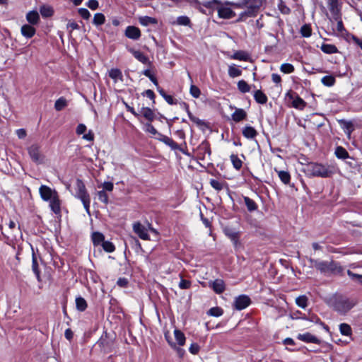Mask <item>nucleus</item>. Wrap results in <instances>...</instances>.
I'll list each match as a JSON object with an SVG mask.
<instances>
[{"mask_svg":"<svg viewBox=\"0 0 362 362\" xmlns=\"http://www.w3.org/2000/svg\"><path fill=\"white\" fill-rule=\"evenodd\" d=\"M263 0H241L238 3L227 2V4L232 5L234 8L246 7L247 9L240 14L238 21H244L248 17L255 16L262 4Z\"/></svg>","mask_w":362,"mask_h":362,"instance_id":"f257e3e1","label":"nucleus"},{"mask_svg":"<svg viewBox=\"0 0 362 362\" xmlns=\"http://www.w3.org/2000/svg\"><path fill=\"white\" fill-rule=\"evenodd\" d=\"M304 172L308 176L321 177H329L334 173L333 167L313 163L308 164L304 168Z\"/></svg>","mask_w":362,"mask_h":362,"instance_id":"f03ea898","label":"nucleus"},{"mask_svg":"<svg viewBox=\"0 0 362 362\" xmlns=\"http://www.w3.org/2000/svg\"><path fill=\"white\" fill-rule=\"evenodd\" d=\"M311 267L323 274L340 272L341 269L337 262L331 261H320L311 257L308 258Z\"/></svg>","mask_w":362,"mask_h":362,"instance_id":"7ed1b4c3","label":"nucleus"},{"mask_svg":"<svg viewBox=\"0 0 362 362\" xmlns=\"http://www.w3.org/2000/svg\"><path fill=\"white\" fill-rule=\"evenodd\" d=\"M355 305L354 300L343 296H336L332 302L333 309L342 315L348 313Z\"/></svg>","mask_w":362,"mask_h":362,"instance_id":"20e7f679","label":"nucleus"},{"mask_svg":"<svg viewBox=\"0 0 362 362\" xmlns=\"http://www.w3.org/2000/svg\"><path fill=\"white\" fill-rule=\"evenodd\" d=\"M76 187H77V192H76V197L81 200L86 212L88 214H90L89 209H90V196H89L88 193L87 192L85 185L83 184V182L81 180H77Z\"/></svg>","mask_w":362,"mask_h":362,"instance_id":"39448f33","label":"nucleus"},{"mask_svg":"<svg viewBox=\"0 0 362 362\" xmlns=\"http://www.w3.org/2000/svg\"><path fill=\"white\" fill-rule=\"evenodd\" d=\"M28 154L32 160L37 164L42 163L45 156L41 153L40 146L37 144L31 145L28 148Z\"/></svg>","mask_w":362,"mask_h":362,"instance_id":"423d86ee","label":"nucleus"},{"mask_svg":"<svg viewBox=\"0 0 362 362\" xmlns=\"http://www.w3.org/2000/svg\"><path fill=\"white\" fill-rule=\"evenodd\" d=\"M41 198L45 201H49L53 199L55 195H58L55 190L52 189L46 185H42L39 189Z\"/></svg>","mask_w":362,"mask_h":362,"instance_id":"0eeeda50","label":"nucleus"},{"mask_svg":"<svg viewBox=\"0 0 362 362\" xmlns=\"http://www.w3.org/2000/svg\"><path fill=\"white\" fill-rule=\"evenodd\" d=\"M250 302V298L247 296L241 295L235 298L233 305L235 309L240 310L246 308Z\"/></svg>","mask_w":362,"mask_h":362,"instance_id":"6e6552de","label":"nucleus"},{"mask_svg":"<svg viewBox=\"0 0 362 362\" xmlns=\"http://www.w3.org/2000/svg\"><path fill=\"white\" fill-rule=\"evenodd\" d=\"M97 344L104 353L110 352L112 349V341L107 338V333L100 337Z\"/></svg>","mask_w":362,"mask_h":362,"instance_id":"1a4fd4ad","label":"nucleus"},{"mask_svg":"<svg viewBox=\"0 0 362 362\" xmlns=\"http://www.w3.org/2000/svg\"><path fill=\"white\" fill-rule=\"evenodd\" d=\"M134 231L143 240H149V235L146 232V228L139 222H136L133 225Z\"/></svg>","mask_w":362,"mask_h":362,"instance_id":"9d476101","label":"nucleus"},{"mask_svg":"<svg viewBox=\"0 0 362 362\" xmlns=\"http://www.w3.org/2000/svg\"><path fill=\"white\" fill-rule=\"evenodd\" d=\"M125 35L128 38L136 40L141 37V31L135 26H128L125 30Z\"/></svg>","mask_w":362,"mask_h":362,"instance_id":"9b49d317","label":"nucleus"},{"mask_svg":"<svg viewBox=\"0 0 362 362\" xmlns=\"http://www.w3.org/2000/svg\"><path fill=\"white\" fill-rule=\"evenodd\" d=\"M218 15L220 18L229 19L234 17L235 13L228 7L221 6L218 8Z\"/></svg>","mask_w":362,"mask_h":362,"instance_id":"f8f14e48","label":"nucleus"},{"mask_svg":"<svg viewBox=\"0 0 362 362\" xmlns=\"http://www.w3.org/2000/svg\"><path fill=\"white\" fill-rule=\"evenodd\" d=\"M225 235L228 237L231 241L233 242L235 245H237L239 240V232L230 228H224Z\"/></svg>","mask_w":362,"mask_h":362,"instance_id":"ddd939ff","label":"nucleus"},{"mask_svg":"<svg viewBox=\"0 0 362 362\" xmlns=\"http://www.w3.org/2000/svg\"><path fill=\"white\" fill-rule=\"evenodd\" d=\"M328 5L333 18L335 21H338L340 18V12L337 5V0L328 1Z\"/></svg>","mask_w":362,"mask_h":362,"instance_id":"4468645a","label":"nucleus"},{"mask_svg":"<svg viewBox=\"0 0 362 362\" xmlns=\"http://www.w3.org/2000/svg\"><path fill=\"white\" fill-rule=\"evenodd\" d=\"M138 113L139 114V116L144 117L149 122L153 121L155 118V115L153 112L151 110V109L148 107H141L139 112Z\"/></svg>","mask_w":362,"mask_h":362,"instance_id":"2eb2a0df","label":"nucleus"},{"mask_svg":"<svg viewBox=\"0 0 362 362\" xmlns=\"http://www.w3.org/2000/svg\"><path fill=\"white\" fill-rule=\"evenodd\" d=\"M298 339L305 342H311L317 344H320V340L308 332L303 334H298Z\"/></svg>","mask_w":362,"mask_h":362,"instance_id":"dca6fc26","label":"nucleus"},{"mask_svg":"<svg viewBox=\"0 0 362 362\" xmlns=\"http://www.w3.org/2000/svg\"><path fill=\"white\" fill-rule=\"evenodd\" d=\"M212 288L216 293H222L226 288L224 281L222 279H216L212 282Z\"/></svg>","mask_w":362,"mask_h":362,"instance_id":"f3484780","label":"nucleus"},{"mask_svg":"<svg viewBox=\"0 0 362 362\" xmlns=\"http://www.w3.org/2000/svg\"><path fill=\"white\" fill-rule=\"evenodd\" d=\"M197 151L199 153L202 155L200 158L204 159L205 153H207L209 156L211 155V150L209 147V144L206 141L202 142L198 147Z\"/></svg>","mask_w":362,"mask_h":362,"instance_id":"a211bd4d","label":"nucleus"},{"mask_svg":"<svg viewBox=\"0 0 362 362\" xmlns=\"http://www.w3.org/2000/svg\"><path fill=\"white\" fill-rule=\"evenodd\" d=\"M21 33L23 36L30 38L35 35V29L30 25L25 24L21 27Z\"/></svg>","mask_w":362,"mask_h":362,"instance_id":"6ab92c4d","label":"nucleus"},{"mask_svg":"<svg viewBox=\"0 0 362 362\" xmlns=\"http://www.w3.org/2000/svg\"><path fill=\"white\" fill-rule=\"evenodd\" d=\"M49 206L52 211L56 214L60 213V201L58 195H55L53 199L49 200Z\"/></svg>","mask_w":362,"mask_h":362,"instance_id":"aec40b11","label":"nucleus"},{"mask_svg":"<svg viewBox=\"0 0 362 362\" xmlns=\"http://www.w3.org/2000/svg\"><path fill=\"white\" fill-rule=\"evenodd\" d=\"M247 113L243 109H236L232 115V119L238 122L246 118Z\"/></svg>","mask_w":362,"mask_h":362,"instance_id":"412c9836","label":"nucleus"},{"mask_svg":"<svg viewBox=\"0 0 362 362\" xmlns=\"http://www.w3.org/2000/svg\"><path fill=\"white\" fill-rule=\"evenodd\" d=\"M243 134L247 139H253L257 135V132L251 126H246L243 129Z\"/></svg>","mask_w":362,"mask_h":362,"instance_id":"4be33fe9","label":"nucleus"},{"mask_svg":"<svg viewBox=\"0 0 362 362\" xmlns=\"http://www.w3.org/2000/svg\"><path fill=\"white\" fill-rule=\"evenodd\" d=\"M26 19L30 24L35 25L38 23L40 16L37 11H32L27 13Z\"/></svg>","mask_w":362,"mask_h":362,"instance_id":"5701e85b","label":"nucleus"},{"mask_svg":"<svg viewBox=\"0 0 362 362\" xmlns=\"http://www.w3.org/2000/svg\"><path fill=\"white\" fill-rule=\"evenodd\" d=\"M254 98L257 103L265 104L267 102V95L260 90H257L254 93Z\"/></svg>","mask_w":362,"mask_h":362,"instance_id":"b1692460","label":"nucleus"},{"mask_svg":"<svg viewBox=\"0 0 362 362\" xmlns=\"http://www.w3.org/2000/svg\"><path fill=\"white\" fill-rule=\"evenodd\" d=\"M130 52L134 55V57L141 63L147 64L148 62V57L145 56L139 50H134L133 49H131Z\"/></svg>","mask_w":362,"mask_h":362,"instance_id":"393cba45","label":"nucleus"},{"mask_svg":"<svg viewBox=\"0 0 362 362\" xmlns=\"http://www.w3.org/2000/svg\"><path fill=\"white\" fill-rule=\"evenodd\" d=\"M160 138L159 139L163 143H165L166 145L169 146L172 149L175 150L178 148V144L172 139L162 134L160 135Z\"/></svg>","mask_w":362,"mask_h":362,"instance_id":"a878e982","label":"nucleus"},{"mask_svg":"<svg viewBox=\"0 0 362 362\" xmlns=\"http://www.w3.org/2000/svg\"><path fill=\"white\" fill-rule=\"evenodd\" d=\"M335 155L338 158H341V159L349 158V153L344 148H343L341 146H337L336 148Z\"/></svg>","mask_w":362,"mask_h":362,"instance_id":"bb28decb","label":"nucleus"},{"mask_svg":"<svg viewBox=\"0 0 362 362\" xmlns=\"http://www.w3.org/2000/svg\"><path fill=\"white\" fill-rule=\"evenodd\" d=\"M231 58L233 59L247 61L249 59V54L244 51H237L231 56Z\"/></svg>","mask_w":362,"mask_h":362,"instance_id":"cd10ccee","label":"nucleus"},{"mask_svg":"<svg viewBox=\"0 0 362 362\" xmlns=\"http://www.w3.org/2000/svg\"><path fill=\"white\" fill-rule=\"evenodd\" d=\"M105 237L103 234L99 232H94L92 234V240L95 245H102L104 242Z\"/></svg>","mask_w":362,"mask_h":362,"instance_id":"c85d7f7f","label":"nucleus"},{"mask_svg":"<svg viewBox=\"0 0 362 362\" xmlns=\"http://www.w3.org/2000/svg\"><path fill=\"white\" fill-rule=\"evenodd\" d=\"M32 269L35 274L37 279L38 281H40V270L38 268V263L37 260V257H35V254H33V261H32Z\"/></svg>","mask_w":362,"mask_h":362,"instance_id":"c756f323","label":"nucleus"},{"mask_svg":"<svg viewBox=\"0 0 362 362\" xmlns=\"http://www.w3.org/2000/svg\"><path fill=\"white\" fill-rule=\"evenodd\" d=\"M340 124L342 128L344 129L345 133L347 134L349 136L351 132L354 131L352 123L346 120H341Z\"/></svg>","mask_w":362,"mask_h":362,"instance_id":"7c9ffc66","label":"nucleus"},{"mask_svg":"<svg viewBox=\"0 0 362 362\" xmlns=\"http://www.w3.org/2000/svg\"><path fill=\"white\" fill-rule=\"evenodd\" d=\"M139 21L141 25L145 26H147L150 24H156L158 22L156 18L149 16L140 17Z\"/></svg>","mask_w":362,"mask_h":362,"instance_id":"2f4dec72","label":"nucleus"},{"mask_svg":"<svg viewBox=\"0 0 362 362\" xmlns=\"http://www.w3.org/2000/svg\"><path fill=\"white\" fill-rule=\"evenodd\" d=\"M165 337L170 346L175 349L179 357L182 358L185 354V350L180 347L177 346L176 344L173 342L167 334H165Z\"/></svg>","mask_w":362,"mask_h":362,"instance_id":"473e14b6","label":"nucleus"},{"mask_svg":"<svg viewBox=\"0 0 362 362\" xmlns=\"http://www.w3.org/2000/svg\"><path fill=\"white\" fill-rule=\"evenodd\" d=\"M174 334L177 344L180 346H183L185 343V334L179 329H175Z\"/></svg>","mask_w":362,"mask_h":362,"instance_id":"72a5a7b5","label":"nucleus"},{"mask_svg":"<svg viewBox=\"0 0 362 362\" xmlns=\"http://www.w3.org/2000/svg\"><path fill=\"white\" fill-rule=\"evenodd\" d=\"M40 12L43 17L47 18L53 15V9L49 6H42L40 8Z\"/></svg>","mask_w":362,"mask_h":362,"instance_id":"f704fd0d","label":"nucleus"},{"mask_svg":"<svg viewBox=\"0 0 362 362\" xmlns=\"http://www.w3.org/2000/svg\"><path fill=\"white\" fill-rule=\"evenodd\" d=\"M105 22V17L101 13H97L94 15L93 23L97 26L104 24Z\"/></svg>","mask_w":362,"mask_h":362,"instance_id":"c9c22d12","label":"nucleus"},{"mask_svg":"<svg viewBox=\"0 0 362 362\" xmlns=\"http://www.w3.org/2000/svg\"><path fill=\"white\" fill-rule=\"evenodd\" d=\"M76 305L77 310L84 311L87 308V303L83 298L78 297L76 298Z\"/></svg>","mask_w":362,"mask_h":362,"instance_id":"e433bc0d","label":"nucleus"},{"mask_svg":"<svg viewBox=\"0 0 362 362\" xmlns=\"http://www.w3.org/2000/svg\"><path fill=\"white\" fill-rule=\"evenodd\" d=\"M321 49L322 52L327 54H333L337 52V48L334 45L330 44H323L321 46Z\"/></svg>","mask_w":362,"mask_h":362,"instance_id":"4c0bfd02","label":"nucleus"},{"mask_svg":"<svg viewBox=\"0 0 362 362\" xmlns=\"http://www.w3.org/2000/svg\"><path fill=\"white\" fill-rule=\"evenodd\" d=\"M245 204L250 211H254L257 209L256 203L247 197H244Z\"/></svg>","mask_w":362,"mask_h":362,"instance_id":"58836bf2","label":"nucleus"},{"mask_svg":"<svg viewBox=\"0 0 362 362\" xmlns=\"http://www.w3.org/2000/svg\"><path fill=\"white\" fill-rule=\"evenodd\" d=\"M67 105V101L64 98H59L54 104V108L57 111H61Z\"/></svg>","mask_w":362,"mask_h":362,"instance_id":"ea45409f","label":"nucleus"},{"mask_svg":"<svg viewBox=\"0 0 362 362\" xmlns=\"http://www.w3.org/2000/svg\"><path fill=\"white\" fill-rule=\"evenodd\" d=\"M278 175L280 178V180L284 183V184H288L291 180V176L288 172L284 171V170H279L277 171Z\"/></svg>","mask_w":362,"mask_h":362,"instance_id":"a19ab883","label":"nucleus"},{"mask_svg":"<svg viewBox=\"0 0 362 362\" xmlns=\"http://www.w3.org/2000/svg\"><path fill=\"white\" fill-rule=\"evenodd\" d=\"M238 90L243 93H248L250 90V86L243 80L238 81Z\"/></svg>","mask_w":362,"mask_h":362,"instance_id":"79ce46f5","label":"nucleus"},{"mask_svg":"<svg viewBox=\"0 0 362 362\" xmlns=\"http://www.w3.org/2000/svg\"><path fill=\"white\" fill-rule=\"evenodd\" d=\"M185 106H186V108H187V113H188V115H189V117L190 120L192 122H193L194 123H195L196 124H197L199 127L205 126V124H206L205 122L203 120L199 119L198 117H196L193 116L192 115V113L189 111L188 107H187V105L186 104H185Z\"/></svg>","mask_w":362,"mask_h":362,"instance_id":"37998d69","label":"nucleus"},{"mask_svg":"<svg viewBox=\"0 0 362 362\" xmlns=\"http://www.w3.org/2000/svg\"><path fill=\"white\" fill-rule=\"evenodd\" d=\"M228 74L230 77L235 78L242 74V71L235 67V65L230 66L228 68Z\"/></svg>","mask_w":362,"mask_h":362,"instance_id":"c03bdc74","label":"nucleus"},{"mask_svg":"<svg viewBox=\"0 0 362 362\" xmlns=\"http://www.w3.org/2000/svg\"><path fill=\"white\" fill-rule=\"evenodd\" d=\"M323 85L326 86H332L335 83V78L332 76H325L321 80Z\"/></svg>","mask_w":362,"mask_h":362,"instance_id":"a18cd8bd","label":"nucleus"},{"mask_svg":"<svg viewBox=\"0 0 362 362\" xmlns=\"http://www.w3.org/2000/svg\"><path fill=\"white\" fill-rule=\"evenodd\" d=\"M223 313V310L222 308L219 307H214L209 309L207 312V314L214 317L221 316Z\"/></svg>","mask_w":362,"mask_h":362,"instance_id":"49530a36","label":"nucleus"},{"mask_svg":"<svg viewBox=\"0 0 362 362\" xmlns=\"http://www.w3.org/2000/svg\"><path fill=\"white\" fill-rule=\"evenodd\" d=\"M339 329L341 334L349 336L351 334V328L350 325L346 323H342L339 325Z\"/></svg>","mask_w":362,"mask_h":362,"instance_id":"de8ad7c7","label":"nucleus"},{"mask_svg":"<svg viewBox=\"0 0 362 362\" xmlns=\"http://www.w3.org/2000/svg\"><path fill=\"white\" fill-rule=\"evenodd\" d=\"M230 160L235 169L240 170L241 168L243 162L236 155L232 154L230 156Z\"/></svg>","mask_w":362,"mask_h":362,"instance_id":"09e8293b","label":"nucleus"},{"mask_svg":"<svg viewBox=\"0 0 362 362\" xmlns=\"http://www.w3.org/2000/svg\"><path fill=\"white\" fill-rule=\"evenodd\" d=\"M158 90L159 93L165 98V100L168 104L173 105L176 103L174 101L173 97L171 95H167L163 88L158 87Z\"/></svg>","mask_w":362,"mask_h":362,"instance_id":"8fccbe9b","label":"nucleus"},{"mask_svg":"<svg viewBox=\"0 0 362 362\" xmlns=\"http://www.w3.org/2000/svg\"><path fill=\"white\" fill-rule=\"evenodd\" d=\"M296 304L302 308H305L308 305V298L305 296H300L296 299Z\"/></svg>","mask_w":362,"mask_h":362,"instance_id":"3c124183","label":"nucleus"},{"mask_svg":"<svg viewBox=\"0 0 362 362\" xmlns=\"http://www.w3.org/2000/svg\"><path fill=\"white\" fill-rule=\"evenodd\" d=\"M300 33L303 37H308L312 34V29L310 25L305 24L303 25L300 28Z\"/></svg>","mask_w":362,"mask_h":362,"instance_id":"603ef678","label":"nucleus"},{"mask_svg":"<svg viewBox=\"0 0 362 362\" xmlns=\"http://www.w3.org/2000/svg\"><path fill=\"white\" fill-rule=\"evenodd\" d=\"M103 250L107 252H112L115 250V247L112 243L110 241H105L102 243Z\"/></svg>","mask_w":362,"mask_h":362,"instance_id":"864d4df0","label":"nucleus"},{"mask_svg":"<svg viewBox=\"0 0 362 362\" xmlns=\"http://www.w3.org/2000/svg\"><path fill=\"white\" fill-rule=\"evenodd\" d=\"M109 76L114 80H117L118 78H122V74L119 69H112L109 72Z\"/></svg>","mask_w":362,"mask_h":362,"instance_id":"5fc2aeb1","label":"nucleus"},{"mask_svg":"<svg viewBox=\"0 0 362 362\" xmlns=\"http://www.w3.org/2000/svg\"><path fill=\"white\" fill-rule=\"evenodd\" d=\"M281 71L284 74H291L294 71V66L291 64H283L280 67Z\"/></svg>","mask_w":362,"mask_h":362,"instance_id":"6e6d98bb","label":"nucleus"},{"mask_svg":"<svg viewBox=\"0 0 362 362\" xmlns=\"http://www.w3.org/2000/svg\"><path fill=\"white\" fill-rule=\"evenodd\" d=\"M293 105L296 108L301 110L305 106V103L302 98L297 97L296 99L293 100Z\"/></svg>","mask_w":362,"mask_h":362,"instance_id":"4d7b16f0","label":"nucleus"},{"mask_svg":"<svg viewBox=\"0 0 362 362\" xmlns=\"http://www.w3.org/2000/svg\"><path fill=\"white\" fill-rule=\"evenodd\" d=\"M98 196L100 201L107 204L108 203V196L104 190L98 192Z\"/></svg>","mask_w":362,"mask_h":362,"instance_id":"13d9d810","label":"nucleus"},{"mask_svg":"<svg viewBox=\"0 0 362 362\" xmlns=\"http://www.w3.org/2000/svg\"><path fill=\"white\" fill-rule=\"evenodd\" d=\"M210 184H211V187L217 191L222 190V189L223 187V185L216 180H214V179L211 180Z\"/></svg>","mask_w":362,"mask_h":362,"instance_id":"bf43d9fd","label":"nucleus"},{"mask_svg":"<svg viewBox=\"0 0 362 362\" xmlns=\"http://www.w3.org/2000/svg\"><path fill=\"white\" fill-rule=\"evenodd\" d=\"M347 274L353 280L362 284V275L355 274L349 270L348 271Z\"/></svg>","mask_w":362,"mask_h":362,"instance_id":"052dcab7","label":"nucleus"},{"mask_svg":"<svg viewBox=\"0 0 362 362\" xmlns=\"http://www.w3.org/2000/svg\"><path fill=\"white\" fill-rule=\"evenodd\" d=\"M190 94L195 98H198L201 94V91L199 90V88L194 86V85H192L190 86Z\"/></svg>","mask_w":362,"mask_h":362,"instance_id":"680f3d73","label":"nucleus"},{"mask_svg":"<svg viewBox=\"0 0 362 362\" xmlns=\"http://www.w3.org/2000/svg\"><path fill=\"white\" fill-rule=\"evenodd\" d=\"M177 23L181 25H188L190 23V20L187 16H180L177 19Z\"/></svg>","mask_w":362,"mask_h":362,"instance_id":"e2e57ef3","label":"nucleus"},{"mask_svg":"<svg viewBox=\"0 0 362 362\" xmlns=\"http://www.w3.org/2000/svg\"><path fill=\"white\" fill-rule=\"evenodd\" d=\"M146 131L151 133L153 135L158 134L160 136L161 134L158 133L155 127L149 122L146 124Z\"/></svg>","mask_w":362,"mask_h":362,"instance_id":"0e129e2a","label":"nucleus"},{"mask_svg":"<svg viewBox=\"0 0 362 362\" xmlns=\"http://www.w3.org/2000/svg\"><path fill=\"white\" fill-rule=\"evenodd\" d=\"M78 13L83 18L86 20H88L90 16V13L88 11V9L83 8H81L78 9Z\"/></svg>","mask_w":362,"mask_h":362,"instance_id":"69168bd1","label":"nucleus"},{"mask_svg":"<svg viewBox=\"0 0 362 362\" xmlns=\"http://www.w3.org/2000/svg\"><path fill=\"white\" fill-rule=\"evenodd\" d=\"M191 286V282L188 280H185V279H181L180 284H179V287L181 288V289H187V288H189Z\"/></svg>","mask_w":362,"mask_h":362,"instance_id":"338daca9","label":"nucleus"},{"mask_svg":"<svg viewBox=\"0 0 362 362\" xmlns=\"http://www.w3.org/2000/svg\"><path fill=\"white\" fill-rule=\"evenodd\" d=\"M102 186H103V190H104L105 192V191L112 192L114 188L113 183L110 182H105Z\"/></svg>","mask_w":362,"mask_h":362,"instance_id":"774afa93","label":"nucleus"}]
</instances>
